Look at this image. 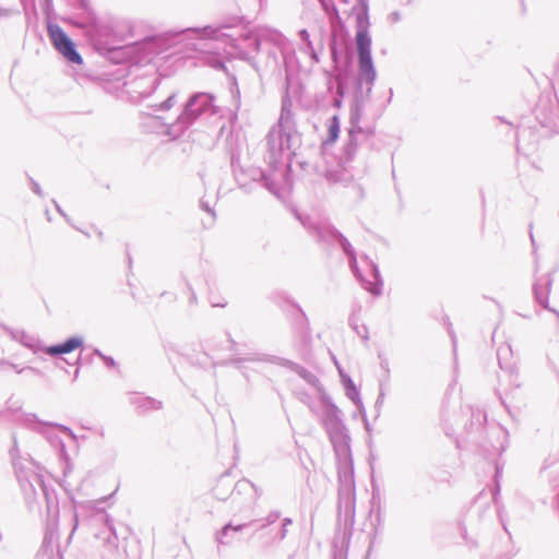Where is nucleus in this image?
<instances>
[{
  "instance_id": "f257e3e1",
  "label": "nucleus",
  "mask_w": 559,
  "mask_h": 559,
  "mask_svg": "<svg viewBox=\"0 0 559 559\" xmlns=\"http://www.w3.org/2000/svg\"><path fill=\"white\" fill-rule=\"evenodd\" d=\"M49 38L58 52H60L68 61L82 64L83 59L80 53L75 50L74 43L69 36L62 31L59 25H48Z\"/></svg>"
},
{
  "instance_id": "f03ea898",
  "label": "nucleus",
  "mask_w": 559,
  "mask_h": 559,
  "mask_svg": "<svg viewBox=\"0 0 559 559\" xmlns=\"http://www.w3.org/2000/svg\"><path fill=\"white\" fill-rule=\"evenodd\" d=\"M83 346V341L81 337L74 336L69 340H67L62 344H58L55 346H49L46 349V353L49 355H62L71 353L78 348H81Z\"/></svg>"
},
{
  "instance_id": "7ed1b4c3",
  "label": "nucleus",
  "mask_w": 559,
  "mask_h": 559,
  "mask_svg": "<svg viewBox=\"0 0 559 559\" xmlns=\"http://www.w3.org/2000/svg\"><path fill=\"white\" fill-rule=\"evenodd\" d=\"M359 70L366 82L372 83L376 79V71L372 64L371 55L359 56Z\"/></svg>"
},
{
  "instance_id": "20e7f679",
  "label": "nucleus",
  "mask_w": 559,
  "mask_h": 559,
  "mask_svg": "<svg viewBox=\"0 0 559 559\" xmlns=\"http://www.w3.org/2000/svg\"><path fill=\"white\" fill-rule=\"evenodd\" d=\"M358 56L371 55V39L367 29L358 31L356 36Z\"/></svg>"
},
{
  "instance_id": "39448f33",
  "label": "nucleus",
  "mask_w": 559,
  "mask_h": 559,
  "mask_svg": "<svg viewBox=\"0 0 559 559\" xmlns=\"http://www.w3.org/2000/svg\"><path fill=\"white\" fill-rule=\"evenodd\" d=\"M79 230H81L83 234H85L87 237H92L94 235L102 237V233L97 229H94L92 224H87L81 227H78Z\"/></svg>"
},
{
  "instance_id": "423d86ee",
  "label": "nucleus",
  "mask_w": 559,
  "mask_h": 559,
  "mask_svg": "<svg viewBox=\"0 0 559 559\" xmlns=\"http://www.w3.org/2000/svg\"><path fill=\"white\" fill-rule=\"evenodd\" d=\"M372 293L374 294H378L379 293V288L377 287V285H374L372 288H369Z\"/></svg>"
},
{
  "instance_id": "0eeeda50",
  "label": "nucleus",
  "mask_w": 559,
  "mask_h": 559,
  "mask_svg": "<svg viewBox=\"0 0 559 559\" xmlns=\"http://www.w3.org/2000/svg\"><path fill=\"white\" fill-rule=\"evenodd\" d=\"M195 99H197V97L191 98L189 104H188V106H191L194 103Z\"/></svg>"
}]
</instances>
